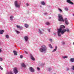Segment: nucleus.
Listing matches in <instances>:
<instances>
[{"label":"nucleus","instance_id":"obj_1","mask_svg":"<svg viewBox=\"0 0 74 74\" xmlns=\"http://www.w3.org/2000/svg\"><path fill=\"white\" fill-rule=\"evenodd\" d=\"M65 28V26L63 25H61L60 27V28L58 30V35L59 37L61 36V34L60 33L62 34V32L63 30L62 29H64Z\"/></svg>","mask_w":74,"mask_h":74},{"label":"nucleus","instance_id":"obj_2","mask_svg":"<svg viewBox=\"0 0 74 74\" xmlns=\"http://www.w3.org/2000/svg\"><path fill=\"white\" fill-rule=\"evenodd\" d=\"M47 49V47L45 45H43L41 46V48L40 49V51L41 52H43L44 51H46Z\"/></svg>","mask_w":74,"mask_h":74},{"label":"nucleus","instance_id":"obj_3","mask_svg":"<svg viewBox=\"0 0 74 74\" xmlns=\"http://www.w3.org/2000/svg\"><path fill=\"white\" fill-rule=\"evenodd\" d=\"M58 18L59 21H61L63 22L64 21V20L63 19V16L62 15H61L60 14H59L58 16Z\"/></svg>","mask_w":74,"mask_h":74},{"label":"nucleus","instance_id":"obj_4","mask_svg":"<svg viewBox=\"0 0 74 74\" xmlns=\"http://www.w3.org/2000/svg\"><path fill=\"white\" fill-rule=\"evenodd\" d=\"M69 29H67V30L65 29H63V30L61 32V34L63 35L65 32H69Z\"/></svg>","mask_w":74,"mask_h":74},{"label":"nucleus","instance_id":"obj_5","mask_svg":"<svg viewBox=\"0 0 74 74\" xmlns=\"http://www.w3.org/2000/svg\"><path fill=\"white\" fill-rule=\"evenodd\" d=\"M14 4L15 7L17 8H19L20 7V5L18 4V3L17 1H15Z\"/></svg>","mask_w":74,"mask_h":74},{"label":"nucleus","instance_id":"obj_6","mask_svg":"<svg viewBox=\"0 0 74 74\" xmlns=\"http://www.w3.org/2000/svg\"><path fill=\"white\" fill-rule=\"evenodd\" d=\"M13 71L15 74H17L18 72V69L16 67H14L13 69Z\"/></svg>","mask_w":74,"mask_h":74},{"label":"nucleus","instance_id":"obj_7","mask_svg":"<svg viewBox=\"0 0 74 74\" xmlns=\"http://www.w3.org/2000/svg\"><path fill=\"white\" fill-rule=\"evenodd\" d=\"M29 69L30 71H31V72H34V69L33 68V67H29Z\"/></svg>","mask_w":74,"mask_h":74},{"label":"nucleus","instance_id":"obj_8","mask_svg":"<svg viewBox=\"0 0 74 74\" xmlns=\"http://www.w3.org/2000/svg\"><path fill=\"white\" fill-rule=\"evenodd\" d=\"M66 2L68 3H69V4H74V3L72 2L70 0H67L66 1Z\"/></svg>","mask_w":74,"mask_h":74},{"label":"nucleus","instance_id":"obj_9","mask_svg":"<svg viewBox=\"0 0 74 74\" xmlns=\"http://www.w3.org/2000/svg\"><path fill=\"white\" fill-rule=\"evenodd\" d=\"M64 21H65V23L66 25H69V22L68 21V20H67V18H66L64 20Z\"/></svg>","mask_w":74,"mask_h":74},{"label":"nucleus","instance_id":"obj_10","mask_svg":"<svg viewBox=\"0 0 74 74\" xmlns=\"http://www.w3.org/2000/svg\"><path fill=\"white\" fill-rule=\"evenodd\" d=\"M4 32V30H0V34H3V33Z\"/></svg>","mask_w":74,"mask_h":74},{"label":"nucleus","instance_id":"obj_11","mask_svg":"<svg viewBox=\"0 0 74 74\" xmlns=\"http://www.w3.org/2000/svg\"><path fill=\"white\" fill-rule=\"evenodd\" d=\"M16 26L17 28H18V29H22V28H23L22 26H21L19 25H16Z\"/></svg>","mask_w":74,"mask_h":74},{"label":"nucleus","instance_id":"obj_12","mask_svg":"<svg viewBox=\"0 0 74 74\" xmlns=\"http://www.w3.org/2000/svg\"><path fill=\"white\" fill-rule=\"evenodd\" d=\"M24 38L25 40V41H27V40L29 39V38H28V37L26 36L24 37Z\"/></svg>","mask_w":74,"mask_h":74},{"label":"nucleus","instance_id":"obj_13","mask_svg":"<svg viewBox=\"0 0 74 74\" xmlns=\"http://www.w3.org/2000/svg\"><path fill=\"white\" fill-rule=\"evenodd\" d=\"M70 61L71 62H74V58H71L70 59Z\"/></svg>","mask_w":74,"mask_h":74},{"label":"nucleus","instance_id":"obj_14","mask_svg":"<svg viewBox=\"0 0 74 74\" xmlns=\"http://www.w3.org/2000/svg\"><path fill=\"white\" fill-rule=\"evenodd\" d=\"M31 59L33 60H34V58H33V56L31 55H30Z\"/></svg>","mask_w":74,"mask_h":74},{"label":"nucleus","instance_id":"obj_15","mask_svg":"<svg viewBox=\"0 0 74 74\" xmlns=\"http://www.w3.org/2000/svg\"><path fill=\"white\" fill-rule=\"evenodd\" d=\"M13 52L14 55L16 56V55H17V52L15 51H13Z\"/></svg>","mask_w":74,"mask_h":74},{"label":"nucleus","instance_id":"obj_16","mask_svg":"<svg viewBox=\"0 0 74 74\" xmlns=\"http://www.w3.org/2000/svg\"><path fill=\"white\" fill-rule=\"evenodd\" d=\"M21 66L23 67H26V65L25 64H24V63H22L21 64Z\"/></svg>","mask_w":74,"mask_h":74},{"label":"nucleus","instance_id":"obj_17","mask_svg":"<svg viewBox=\"0 0 74 74\" xmlns=\"http://www.w3.org/2000/svg\"><path fill=\"white\" fill-rule=\"evenodd\" d=\"M25 27H26V28H27L28 27H29V25H28V24H25Z\"/></svg>","mask_w":74,"mask_h":74},{"label":"nucleus","instance_id":"obj_18","mask_svg":"<svg viewBox=\"0 0 74 74\" xmlns=\"http://www.w3.org/2000/svg\"><path fill=\"white\" fill-rule=\"evenodd\" d=\"M6 74H13V73H12V71H10V72H7L6 73Z\"/></svg>","mask_w":74,"mask_h":74},{"label":"nucleus","instance_id":"obj_19","mask_svg":"<svg viewBox=\"0 0 74 74\" xmlns=\"http://www.w3.org/2000/svg\"><path fill=\"white\" fill-rule=\"evenodd\" d=\"M40 3L42 5H45V3L44 1L41 2Z\"/></svg>","mask_w":74,"mask_h":74},{"label":"nucleus","instance_id":"obj_20","mask_svg":"<svg viewBox=\"0 0 74 74\" xmlns=\"http://www.w3.org/2000/svg\"><path fill=\"white\" fill-rule=\"evenodd\" d=\"M10 20H11V21H13V19H12V18H14V16H10Z\"/></svg>","mask_w":74,"mask_h":74},{"label":"nucleus","instance_id":"obj_21","mask_svg":"<svg viewBox=\"0 0 74 74\" xmlns=\"http://www.w3.org/2000/svg\"><path fill=\"white\" fill-rule=\"evenodd\" d=\"M63 58V59H66V58H67V56H63L62 57Z\"/></svg>","mask_w":74,"mask_h":74},{"label":"nucleus","instance_id":"obj_22","mask_svg":"<svg viewBox=\"0 0 74 74\" xmlns=\"http://www.w3.org/2000/svg\"><path fill=\"white\" fill-rule=\"evenodd\" d=\"M5 37H6L7 38H9V36L8 35H6L5 36Z\"/></svg>","mask_w":74,"mask_h":74},{"label":"nucleus","instance_id":"obj_23","mask_svg":"<svg viewBox=\"0 0 74 74\" xmlns=\"http://www.w3.org/2000/svg\"><path fill=\"white\" fill-rule=\"evenodd\" d=\"M49 47L51 48H52V46L51 44H50L49 45Z\"/></svg>","mask_w":74,"mask_h":74},{"label":"nucleus","instance_id":"obj_24","mask_svg":"<svg viewBox=\"0 0 74 74\" xmlns=\"http://www.w3.org/2000/svg\"><path fill=\"white\" fill-rule=\"evenodd\" d=\"M15 31L17 33V34H19V33H20V32H19V31H17V30H15Z\"/></svg>","mask_w":74,"mask_h":74},{"label":"nucleus","instance_id":"obj_25","mask_svg":"<svg viewBox=\"0 0 74 74\" xmlns=\"http://www.w3.org/2000/svg\"><path fill=\"white\" fill-rule=\"evenodd\" d=\"M46 25H50V23L49 22H47L46 23Z\"/></svg>","mask_w":74,"mask_h":74},{"label":"nucleus","instance_id":"obj_26","mask_svg":"<svg viewBox=\"0 0 74 74\" xmlns=\"http://www.w3.org/2000/svg\"><path fill=\"white\" fill-rule=\"evenodd\" d=\"M39 32L40 34H42V32L39 29Z\"/></svg>","mask_w":74,"mask_h":74},{"label":"nucleus","instance_id":"obj_27","mask_svg":"<svg viewBox=\"0 0 74 74\" xmlns=\"http://www.w3.org/2000/svg\"><path fill=\"white\" fill-rule=\"evenodd\" d=\"M56 49H54L53 50V51L52 52H55V51H56Z\"/></svg>","mask_w":74,"mask_h":74},{"label":"nucleus","instance_id":"obj_28","mask_svg":"<svg viewBox=\"0 0 74 74\" xmlns=\"http://www.w3.org/2000/svg\"><path fill=\"white\" fill-rule=\"evenodd\" d=\"M0 69L1 70H3V69L1 67V66L0 65Z\"/></svg>","mask_w":74,"mask_h":74},{"label":"nucleus","instance_id":"obj_29","mask_svg":"<svg viewBox=\"0 0 74 74\" xmlns=\"http://www.w3.org/2000/svg\"><path fill=\"white\" fill-rule=\"evenodd\" d=\"M58 10H59V11H61V12H62V10H61V9L58 8Z\"/></svg>","mask_w":74,"mask_h":74},{"label":"nucleus","instance_id":"obj_30","mask_svg":"<svg viewBox=\"0 0 74 74\" xmlns=\"http://www.w3.org/2000/svg\"><path fill=\"white\" fill-rule=\"evenodd\" d=\"M65 11H67L68 10V8H65Z\"/></svg>","mask_w":74,"mask_h":74},{"label":"nucleus","instance_id":"obj_31","mask_svg":"<svg viewBox=\"0 0 74 74\" xmlns=\"http://www.w3.org/2000/svg\"><path fill=\"white\" fill-rule=\"evenodd\" d=\"M51 69H52L51 68H48V70L49 71H50V70H51Z\"/></svg>","mask_w":74,"mask_h":74},{"label":"nucleus","instance_id":"obj_32","mask_svg":"<svg viewBox=\"0 0 74 74\" xmlns=\"http://www.w3.org/2000/svg\"><path fill=\"white\" fill-rule=\"evenodd\" d=\"M20 58H21V59H22V58H23V56H20Z\"/></svg>","mask_w":74,"mask_h":74},{"label":"nucleus","instance_id":"obj_33","mask_svg":"<svg viewBox=\"0 0 74 74\" xmlns=\"http://www.w3.org/2000/svg\"><path fill=\"white\" fill-rule=\"evenodd\" d=\"M37 70H40V68L39 67H37Z\"/></svg>","mask_w":74,"mask_h":74},{"label":"nucleus","instance_id":"obj_34","mask_svg":"<svg viewBox=\"0 0 74 74\" xmlns=\"http://www.w3.org/2000/svg\"><path fill=\"white\" fill-rule=\"evenodd\" d=\"M25 51V53H26V54H28V53H27V52H26V51Z\"/></svg>","mask_w":74,"mask_h":74},{"label":"nucleus","instance_id":"obj_35","mask_svg":"<svg viewBox=\"0 0 74 74\" xmlns=\"http://www.w3.org/2000/svg\"><path fill=\"white\" fill-rule=\"evenodd\" d=\"M3 60V59L1 58H0V61H2Z\"/></svg>","mask_w":74,"mask_h":74},{"label":"nucleus","instance_id":"obj_36","mask_svg":"<svg viewBox=\"0 0 74 74\" xmlns=\"http://www.w3.org/2000/svg\"><path fill=\"white\" fill-rule=\"evenodd\" d=\"M49 40L50 41H51V42H52V40L51 39H49Z\"/></svg>","mask_w":74,"mask_h":74},{"label":"nucleus","instance_id":"obj_37","mask_svg":"<svg viewBox=\"0 0 74 74\" xmlns=\"http://www.w3.org/2000/svg\"><path fill=\"white\" fill-rule=\"evenodd\" d=\"M72 70H74V66H73V67H72Z\"/></svg>","mask_w":74,"mask_h":74},{"label":"nucleus","instance_id":"obj_38","mask_svg":"<svg viewBox=\"0 0 74 74\" xmlns=\"http://www.w3.org/2000/svg\"><path fill=\"white\" fill-rule=\"evenodd\" d=\"M47 30H48L49 32H50V29H47Z\"/></svg>","mask_w":74,"mask_h":74},{"label":"nucleus","instance_id":"obj_39","mask_svg":"<svg viewBox=\"0 0 74 74\" xmlns=\"http://www.w3.org/2000/svg\"><path fill=\"white\" fill-rule=\"evenodd\" d=\"M26 5H27V6H29V3H27L26 4Z\"/></svg>","mask_w":74,"mask_h":74},{"label":"nucleus","instance_id":"obj_40","mask_svg":"<svg viewBox=\"0 0 74 74\" xmlns=\"http://www.w3.org/2000/svg\"><path fill=\"white\" fill-rule=\"evenodd\" d=\"M62 45H64L65 44V43L64 42H63L62 43Z\"/></svg>","mask_w":74,"mask_h":74},{"label":"nucleus","instance_id":"obj_41","mask_svg":"<svg viewBox=\"0 0 74 74\" xmlns=\"http://www.w3.org/2000/svg\"><path fill=\"white\" fill-rule=\"evenodd\" d=\"M53 35H54V36H55V35H56V33H54L53 34Z\"/></svg>","mask_w":74,"mask_h":74},{"label":"nucleus","instance_id":"obj_42","mask_svg":"<svg viewBox=\"0 0 74 74\" xmlns=\"http://www.w3.org/2000/svg\"><path fill=\"white\" fill-rule=\"evenodd\" d=\"M57 48H58V47L56 46V49H57Z\"/></svg>","mask_w":74,"mask_h":74},{"label":"nucleus","instance_id":"obj_43","mask_svg":"<svg viewBox=\"0 0 74 74\" xmlns=\"http://www.w3.org/2000/svg\"><path fill=\"white\" fill-rule=\"evenodd\" d=\"M47 14H48L47 13H45V15H47Z\"/></svg>","mask_w":74,"mask_h":74},{"label":"nucleus","instance_id":"obj_44","mask_svg":"<svg viewBox=\"0 0 74 74\" xmlns=\"http://www.w3.org/2000/svg\"><path fill=\"white\" fill-rule=\"evenodd\" d=\"M67 71H68V70H69V68H67Z\"/></svg>","mask_w":74,"mask_h":74},{"label":"nucleus","instance_id":"obj_45","mask_svg":"<svg viewBox=\"0 0 74 74\" xmlns=\"http://www.w3.org/2000/svg\"><path fill=\"white\" fill-rule=\"evenodd\" d=\"M1 52V49H0V52Z\"/></svg>","mask_w":74,"mask_h":74},{"label":"nucleus","instance_id":"obj_46","mask_svg":"<svg viewBox=\"0 0 74 74\" xmlns=\"http://www.w3.org/2000/svg\"><path fill=\"white\" fill-rule=\"evenodd\" d=\"M49 19H51V17H49Z\"/></svg>","mask_w":74,"mask_h":74},{"label":"nucleus","instance_id":"obj_47","mask_svg":"<svg viewBox=\"0 0 74 74\" xmlns=\"http://www.w3.org/2000/svg\"><path fill=\"white\" fill-rule=\"evenodd\" d=\"M73 45H74V42H73Z\"/></svg>","mask_w":74,"mask_h":74},{"label":"nucleus","instance_id":"obj_48","mask_svg":"<svg viewBox=\"0 0 74 74\" xmlns=\"http://www.w3.org/2000/svg\"><path fill=\"white\" fill-rule=\"evenodd\" d=\"M73 16H74V14H73Z\"/></svg>","mask_w":74,"mask_h":74}]
</instances>
